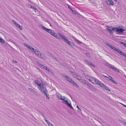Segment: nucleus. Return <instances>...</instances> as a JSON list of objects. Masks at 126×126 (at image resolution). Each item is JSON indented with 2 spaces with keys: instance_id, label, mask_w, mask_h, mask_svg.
I'll list each match as a JSON object with an SVG mask.
<instances>
[{
  "instance_id": "nucleus-11",
  "label": "nucleus",
  "mask_w": 126,
  "mask_h": 126,
  "mask_svg": "<svg viewBox=\"0 0 126 126\" xmlns=\"http://www.w3.org/2000/svg\"><path fill=\"white\" fill-rule=\"evenodd\" d=\"M103 76L105 77V78H107L109 79V80L112 82L113 83H117L116 81H115L114 80H113L112 78V77L110 76H109V77H108L106 76H105L104 75H103Z\"/></svg>"
},
{
  "instance_id": "nucleus-2",
  "label": "nucleus",
  "mask_w": 126,
  "mask_h": 126,
  "mask_svg": "<svg viewBox=\"0 0 126 126\" xmlns=\"http://www.w3.org/2000/svg\"><path fill=\"white\" fill-rule=\"evenodd\" d=\"M59 35L62 38L63 40L66 43H67L68 45L71 47H75V45L74 43L72 42L69 41L67 38L65 37L63 35L60 33L59 34Z\"/></svg>"
},
{
  "instance_id": "nucleus-12",
  "label": "nucleus",
  "mask_w": 126,
  "mask_h": 126,
  "mask_svg": "<svg viewBox=\"0 0 126 126\" xmlns=\"http://www.w3.org/2000/svg\"><path fill=\"white\" fill-rule=\"evenodd\" d=\"M106 3L108 5H113L114 4V2L111 0H108L106 1Z\"/></svg>"
},
{
  "instance_id": "nucleus-6",
  "label": "nucleus",
  "mask_w": 126,
  "mask_h": 126,
  "mask_svg": "<svg viewBox=\"0 0 126 126\" xmlns=\"http://www.w3.org/2000/svg\"><path fill=\"white\" fill-rule=\"evenodd\" d=\"M38 88L42 93H43V92L44 94L47 92V91L46 88L43 87V84H42L39 87H38Z\"/></svg>"
},
{
  "instance_id": "nucleus-32",
  "label": "nucleus",
  "mask_w": 126,
  "mask_h": 126,
  "mask_svg": "<svg viewBox=\"0 0 126 126\" xmlns=\"http://www.w3.org/2000/svg\"><path fill=\"white\" fill-rule=\"evenodd\" d=\"M44 94H45V95L47 98H48V99H49V96L48 95H47V94L46 93H45Z\"/></svg>"
},
{
  "instance_id": "nucleus-15",
  "label": "nucleus",
  "mask_w": 126,
  "mask_h": 126,
  "mask_svg": "<svg viewBox=\"0 0 126 126\" xmlns=\"http://www.w3.org/2000/svg\"><path fill=\"white\" fill-rule=\"evenodd\" d=\"M109 67L110 68L112 69L113 71L118 72H120L119 69H118L117 68L113 67L111 65Z\"/></svg>"
},
{
  "instance_id": "nucleus-29",
  "label": "nucleus",
  "mask_w": 126,
  "mask_h": 126,
  "mask_svg": "<svg viewBox=\"0 0 126 126\" xmlns=\"http://www.w3.org/2000/svg\"><path fill=\"white\" fill-rule=\"evenodd\" d=\"M30 7L31 8L33 9L34 10H36L37 9L36 8L34 7L32 5H31Z\"/></svg>"
},
{
  "instance_id": "nucleus-34",
  "label": "nucleus",
  "mask_w": 126,
  "mask_h": 126,
  "mask_svg": "<svg viewBox=\"0 0 126 126\" xmlns=\"http://www.w3.org/2000/svg\"><path fill=\"white\" fill-rule=\"evenodd\" d=\"M71 83H72L74 85L76 83L73 80H72L71 82H70Z\"/></svg>"
},
{
  "instance_id": "nucleus-38",
  "label": "nucleus",
  "mask_w": 126,
  "mask_h": 126,
  "mask_svg": "<svg viewBox=\"0 0 126 126\" xmlns=\"http://www.w3.org/2000/svg\"><path fill=\"white\" fill-rule=\"evenodd\" d=\"M74 85L78 87H79V85L76 83Z\"/></svg>"
},
{
  "instance_id": "nucleus-27",
  "label": "nucleus",
  "mask_w": 126,
  "mask_h": 126,
  "mask_svg": "<svg viewBox=\"0 0 126 126\" xmlns=\"http://www.w3.org/2000/svg\"><path fill=\"white\" fill-rule=\"evenodd\" d=\"M24 45L26 47H27L28 48V47L30 46V45H28L26 43H24Z\"/></svg>"
},
{
  "instance_id": "nucleus-4",
  "label": "nucleus",
  "mask_w": 126,
  "mask_h": 126,
  "mask_svg": "<svg viewBox=\"0 0 126 126\" xmlns=\"http://www.w3.org/2000/svg\"><path fill=\"white\" fill-rule=\"evenodd\" d=\"M41 26L42 29H43L45 31L47 32L50 33L55 37L57 38V34L55 33V32L53 31H52L51 29H47L42 25H41Z\"/></svg>"
},
{
  "instance_id": "nucleus-19",
  "label": "nucleus",
  "mask_w": 126,
  "mask_h": 126,
  "mask_svg": "<svg viewBox=\"0 0 126 126\" xmlns=\"http://www.w3.org/2000/svg\"><path fill=\"white\" fill-rule=\"evenodd\" d=\"M28 89L29 91L31 92L34 94H36V95H37V93L36 91L32 89V88H29Z\"/></svg>"
},
{
  "instance_id": "nucleus-28",
  "label": "nucleus",
  "mask_w": 126,
  "mask_h": 126,
  "mask_svg": "<svg viewBox=\"0 0 126 126\" xmlns=\"http://www.w3.org/2000/svg\"><path fill=\"white\" fill-rule=\"evenodd\" d=\"M48 72H51V70L48 68H47V67L45 69Z\"/></svg>"
},
{
  "instance_id": "nucleus-23",
  "label": "nucleus",
  "mask_w": 126,
  "mask_h": 126,
  "mask_svg": "<svg viewBox=\"0 0 126 126\" xmlns=\"http://www.w3.org/2000/svg\"><path fill=\"white\" fill-rule=\"evenodd\" d=\"M34 82L35 84H37L38 86V87H39L42 84H41V83H40V84L39 83H38V81L36 80H34Z\"/></svg>"
},
{
  "instance_id": "nucleus-40",
  "label": "nucleus",
  "mask_w": 126,
  "mask_h": 126,
  "mask_svg": "<svg viewBox=\"0 0 126 126\" xmlns=\"http://www.w3.org/2000/svg\"><path fill=\"white\" fill-rule=\"evenodd\" d=\"M38 64L40 65V66H41V67L42 66V65H43V64H42L41 63H38Z\"/></svg>"
},
{
  "instance_id": "nucleus-9",
  "label": "nucleus",
  "mask_w": 126,
  "mask_h": 126,
  "mask_svg": "<svg viewBox=\"0 0 126 126\" xmlns=\"http://www.w3.org/2000/svg\"><path fill=\"white\" fill-rule=\"evenodd\" d=\"M13 22L14 23L15 26L17 28H18L21 30H22L23 29L22 27L19 24L16 22L15 20H12Z\"/></svg>"
},
{
  "instance_id": "nucleus-16",
  "label": "nucleus",
  "mask_w": 126,
  "mask_h": 126,
  "mask_svg": "<svg viewBox=\"0 0 126 126\" xmlns=\"http://www.w3.org/2000/svg\"><path fill=\"white\" fill-rule=\"evenodd\" d=\"M64 77L66 78L65 79L70 82H71L72 80L71 79L70 77H69L66 76H65Z\"/></svg>"
},
{
  "instance_id": "nucleus-1",
  "label": "nucleus",
  "mask_w": 126,
  "mask_h": 126,
  "mask_svg": "<svg viewBox=\"0 0 126 126\" xmlns=\"http://www.w3.org/2000/svg\"><path fill=\"white\" fill-rule=\"evenodd\" d=\"M106 44L107 45L112 49L114 51H116L120 55L126 58V54L121 51H120L119 49H117L116 47L109 44L107 43Z\"/></svg>"
},
{
  "instance_id": "nucleus-30",
  "label": "nucleus",
  "mask_w": 126,
  "mask_h": 126,
  "mask_svg": "<svg viewBox=\"0 0 126 126\" xmlns=\"http://www.w3.org/2000/svg\"><path fill=\"white\" fill-rule=\"evenodd\" d=\"M72 13L75 14H76V12L75 10H73V9H72L71 10Z\"/></svg>"
},
{
  "instance_id": "nucleus-41",
  "label": "nucleus",
  "mask_w": 126,
  "mask_h": 126,
  "mask_svg": "<svg viewBox=\"0 0 126 126\" xmlns=\"http://www.w3.org/2000/svg\"><path fill=\"white\" fill-rule=\"evenodd\" d=\"M121 104L124 107H126V105H125L122 103H121Z\"/></svg>"
},
{
  "instance_id": "nucleus-25",
  "label": "nucleus",
  "mask_w": 126,
  "mask_h": 126,
  "mask_svg": "<svg viewBox=\"0 0 126 126\" xmlns=\"http://www.w3.org/2000/svg\"><path fill=\"white\" fill-rule=\"evenodd\" d=\"M61 94L59 93H57L56 94V96L57 98L59 99L60 97H61Z\"/></svg>"
},
{
  "instance_id": "nucleus-42",
  "label": "nucleus",
  "mask_w": 126,
  "mask_h": 126,
  "mask_svg": "<svg viewBox=\"0 0 126 126\" xmlns=\"http://www.w3.org/2000/svg\"><path fill=\"white\" fill-rule=\"evenodd\" d=\"M68 7L71 10L72 9H71V8L70 7H69V6H68Z\"/></svg>"
},
{
  "instance_id": "nucleus-20",
  "label": "nucleus",
  "mask_w": 126,
  "mask_h": 126,
  "mask_svg": "<svg viewBox=\"0 0 126 126\" xmlns=\"http://www.w3.org/2000/svg\"><path fill=\"white\" fill-rule=\"evenodd\" d=\"M79 81H80V82L84 84H86L87 85H88L87 83L86 82V81L85 80H83L81 79Z\"/></svg>"
},
{
  "instance_id": "nucleus-13",
  "label": "nucleus",
  "mask_w": 126,
  "mask_h": 126,
  "mask_svg": "<svg viewBox=\"0 0 126 126\" xmlns=\"http://www.w3.org/2000/svg\"><path fill=\"white\" fill-rule=\"evenodd\" d=\"M65 102L66 103H65V104L67 105L68 107L74 110L73 108L71 105V103H69L67 100L65 101Z\"/></svg>"
},
{
  "instance_id": "nucleus-14",
  "label": "nucleus",
  "mask_w": 126,
  "mask_h": 126,
  "mask_svg": "<svg viewBox=\"0 0 126 126\" xmlns=\"http://www.w3.org/2000/svg\"><path fill=\"white\" fill-rule=\"evenodd\" d=\"M65 102L66 103H65V104L67 105L68 107L74 110L73 108L71 105V103H69L67 100L65 101Z\"/></svg>"
},
{
  "instance_id": "nucleus-31",
  "label": "nucleus",
  "mask_w": 126,
  "mask_h": 126,
  "mask_svg": "<svg viewBox=\"0 0 126 126\" xmlns=\"http://www.w3.org/2000/svg\"><path fill=\"white\" fill-rule=\"evenodd\" d=\"M86 54L87 56L88 57H90L91 56L90 54L89 53H86Z\"/></svg>"
},
{
  "instance_id": "nucleus-33",
  "label": "nucleus",
  "mask_w": 126,
  "mask_h": 126,
  "mask_svg": "<svg viewBox=\"0 0 126 126\" xmlns=\"http://www.w3.org/2000/svg\"><path fill=\"white\" fill-rule=\"evenodd\" d=\"M121 43L123 45H124V46L125 47H126V43H124V42H121Z\"/></svg>"
},
{
  "instance_id": "nucleus-36",
  "label": "nucleus",
  "mask_w": 126,
  "mask_h": 126,
  "mask_svg": "<svg viewBox=\"0 0 126 126\" xmlns=\"http://www.w3.org/2000/svg\"><path fill=\"white\" fill-rule=\"evenodd\" d=\"M46 67L44 66L43 65H42V66L41 67L42 68H43L44 69H45V68H46Z\"/></svg>"
},
{
  "instance_id": "nucleus-26",
  "label": "nucleus",
  "mask_w": 126,
  "mask_h": 126,
  "mask_svg": "<svg viewBox=\"0 0 126 126\" xmlns=\"http://www.w3.org/2000/svg\"><path fill=\"white\" fill-rule=\"evenodd\" d=\"M0 42L2 44H4L5 42V41L3 39L1 38L0 39Z\"/></svg>"
},
{
  "instance_id": "nucleus-5",
  "label": "nucleus",
  "mask_w": 126,
  "mask_h": 126,
  "mask_svg": "<svg viewBox=\"0 0 126 126\" xmlns=\"http://www.w3.org/2000/svg\"><path fill=\"white\" fill-rule=\"evenodd\" d=\"M112 30L113 31H115L118 34H123L124 33V31H126L125 29H123L121 28H115L113 27L112 28Z\"/></svg>"
},
{
  "instance_id": "nucleus-10",
  "label": "nucleus",
  "mask_w": 126,
  "mask_h": 126,
  "mask_svg": "<svg viewBox=\"0 0 126 126\" xmlns=\"http://www.w3.org/2000/svg\"><path fill=\"white\" fill-rule=\"evenodd\" d=\"M84 62L86 64L90 66L91 68L94 67V65L91 62L88 60H85Z\"/></svg>"
},
{
  "instance_id": "nucleus-17",
  "label": "nucleus",
  "mask_w": 126,
  "mask_h": 126,
  "mask_svg": "<svg viewBox=\"0 0 126 126\" xmlns=\"http://www.w3.org/2000/svg\"><path fill=\"white\" fill-rule=\"evenodd\" d=\"M73 38L74 39V40L76 42H77L78 44H80L82 43V42L81 41H79V40H78L77 38H76L74 36H73Z\"/></svg>"
},
{
  "instance_id": "nucleus-43",
  "label": "nucleus",
  "mask_w": 126,
  "mask_h": 126,
  "mask_svg": "<svg viewBox=\"0 0 126 126\" xmlns=\"http://www.w3.org/2000/svg\"><path fill=\"white\" fill-rule=\"evenodd\" d=\"M114 1L116 2H117V0H114Z\"/></svg>"
},
{
  "instance_id": "nucleus-8",
  "label": "nucleus",
  "mask_w": 126,
  "mask_h": 126,
  "mask_svg": "<svg viewBox=\"0 0 126 126\" xmlns=\"http://www.w3.org/2000/svg\"><path fill=\"white\" fill-rule=\"evenodd\" d=\"M34 52L39 57L43 59L44 58V55L43 54H42L40 52L38 51L36 49H35V50L34 51Z\"/></svg>"
},
{
  "instance_id": "nucleus-37",
  "label": "nucleus",
  "mask_w": 126,
  "mask_h": 126,
  "mask_svg": "<svg viewBox=\"0 0 126 126\" xmlns=\"http://www.w3.org/2000/svg\"><path fill=\"white\" fill-rule=\"evenodd\" d=\"M45 120L48 124L49 123H50V122L48 121L46 119H45Z\"/></svg>"
},
{
  "instance_id": "nucleus-3",
  "label": "nucleus",
  "mask_w": 126,
  "mask_h": 126,
  "mask_svg": "<svg viewBox=\"0 0 126 126\" xmlns=\"http://www.w3.org/2000/svg\"><path fill=\"white\" fill-rule=\"evenodd\" d=\"M95 82L96 84L97 85L103 89H105L108 91H110V89L107 87L106 85L95 79Z\"/></svg>"
},
{
  "instance_id": "nucleus-35",
  "label": "nucleus",
  "mask_w": 126,
  "mask_h": 126,
  "mask_svg": "<svg viewBox=\"0 0 126 126\" xmlns=\"http://www.w3.org/2000/svg\"><path fill=\"white\" fill-rule=\"evenodd\" d=\"M12 62L14 63H16L17 62L16 61L14 60H12Z\"/></svg>"
},
{
  "instance_id": "nucleus-21",
  "label": "nucleus",
  "mask_w": 126,
  "mask_h": 126,
  "mask_svg": "<svg viewBox=\"0 0 126 126\" xmlns=\"http://www.w3.org/2000/svg\"><path fill=\"white\" fill-rule=\"evenodd\" d=\"M75 77L79 81L81 79V78L77 74H75L74 75Z\"/></svg>"
},
{
  "instance_id": "nucleus-22",
  "label": "nucleus",
  "mask_w": 126,
  "mask_h": 126,
  "mask_svg": "<svg viewBox=\"0 0 126 126\" xmlns=\"http://www.w3.org/2000/svg\"><path fill=\"white\" fill-rule=\"evenodd\" d=\"M28 48L30 49L32 52H33L35 50V49H34L30 46L28 47Z\"/></svg>"
},
{
  "instance_id": "nucleus-24",
  "label": "nucleus",
  "mask_w": 126,
  "mask_h": 126,
  "mask_svg": "<svg viewBox=\"0 0 126 126\" xmlns=\"http://www.w3.org/2000/svg\"><path fill=\"white\" fill-rule=\"evenodd\" d=\"M65 99L66 98H65V96H62L61 95L59 99H60L61 100H63V101L65 102V101L66 100H65Z\"/></svg>"
},
{
  "instance_id": "nucleus-7",
  "label": "nucleus",
  "mask_w": 126,
  "mask_h": 126,
  "mask_svg": "<svg viewBox=\"0 0 126 126\" xmlns=\"http://www.w3.org/2000/svg\"><path fill=\"white\" fill-rule=\"evenodd\" d=\"M83 74L85 75V76L88 80H89L93 83L94 84V78L91 77L89 75L87 74L85 75L84 73H83Z\"/></svg>"
},
{
  "instance_id": "nucleus-39",
  "label": "nucleus",
  "mask_w": 126,
  "mask_h": 126,
  "mask_svg": "<svg viewBox=\"0 0 126 126\" xmlns=\"http://www.w3.org/2000/svg\"><path fill=\"white\" fill-rule=\"evenodd\" d=\"M77 108L79 110V111H81V110L79 108V107L78 106H77Z\"/></svg>"
},
{
  "instance_id": "nucleus-18",
  "label": "nucleus",
  "mask_w": 126,
  "mask_h": 126,
  "mask_svg": "<svg viewBox=\"0 0 126 126\" xmlns=\"http://www.w3.org/2000/svg\"><path fill=\"white\" fill-rule=\"evenodd\" d=\"M106 29H107V31L110 34L112 33H114L115 31H113V30H112H112H110L108 28H106Z\"/></svg>"
},
{
  "instance_id": "nucleus-44",
  "label": "nucleus",
  "mask_w": 126,
  "mask_h": 126,
  "mask_svg": "<svg viewBox=\"0 0 126 126\" xmlns=\"http://www.w3.org/2000/svg\"><path fill=\"white\" fill-rule=\"evenodd\" d=\"M125 125L126 126V123H125Z\"/></svg>"
}]
</instances>
